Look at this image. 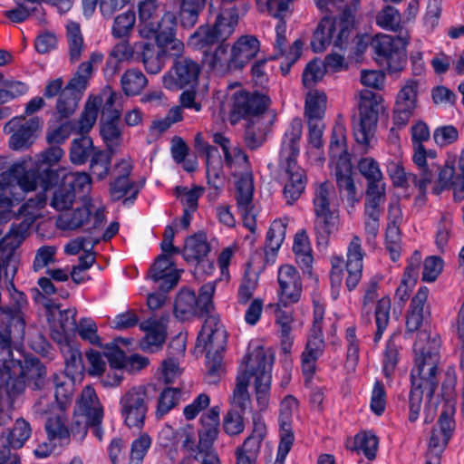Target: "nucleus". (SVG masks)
I'll return each mask as SVG.
<instances>
[{
	"label": "nucleus",
	"instance_id": "28",
	"mask_svg": "<svg viewBox=\"0 0 464 464\" xmlns=\"http://www.w3.org/2000/svg\"><path fill=\"white\" fill-rule=\"evenodd\" d=\"M363 253L361 246V240L353 237L349 244L347 251L346 270L348 273L346 285L353 290L360 282L362 271Z\"/></svg>",
	"mask_w": 464,
	"mask_h": 464
},
{
	"label": "nucleus",
	"instance_id": "39",
	"mask_svg": "<svg viewBox=\"0 0 464 464\" xmlns=\"http://www.w3.org/2000/svg\"><path fill=\"white\" fill-rule=\"evenodd\" d=\"M286 224L275 220L269 227L265 244V256L267 263H273L285 236Z\"/></svg>",
	"mask_w": 464,
	"mask_h": 464
},
{
	"label": "nucleus",
	"instance_id": "15",
	"mask_svg": "<svg viewBox=\"0 0 464 464\" xmlns=\"http://www.w3.org/2000/svg\"><path fill=\"white\" fill-rule=\"evenodd\" d=\"M298 401L291 396H285L279 406V432L280 442L278 445L277 458L284 459L290 451L295 440L292 423L295 412L297 411Z\"/></svg>",
	"mask_w": 464,
	"mask_h": 464
},
{
	"label": "nucleus",
	"instance_id": "45",
	"mask_svg": "<svg viewBox=\"0 0 464 464\" xmlns=\"http://www.w3.org/2000/svg\"><path fill=\"white\" fill-rule=\"evenodd\" d=\"M130 0H82V12L84 16L91 17L97 5L104 17H111L115 12L122 9Z\"/></svg>",
	"mask_w": 464,
	"mask_h": 464
},
{
	"label": "nucleus",
	"instance_id": "23",
	"mask_svg": "<svg viewBox=\"0 0 464 464\" xmlns=\"http://www.w3.org/2000/svg\"><path fill=\"white\" fill-rule=\"evenodd\" d=\"M209 250L207 236L204 233H198L187 238L182 255L188 262H197L195 273H199L205 265L210 269L213 268V263L205 258Z\"/></svg>",
	"mask_w": 464,
	"mask_h": 464
},
{
	"label": "nucleus",
	"instance_id": "24",
	"mask_svg": "<svg viewBox=\"0 0 464 464\" xmlns=\"http://www.w3.org/2000/svg\"><path fill=\"white\" fill-rule=\"evenodd\" d=\"M74 412L87 419L90 424L102 422L103 407L92 386L83 388L80 398L76 401Z\"/></svg>",
	"mask_w": 464,
	"mask_h": 464
},
{
	"label": "nucleus",
	"instance_id": "4",
	"mask_svg": "<svg viewBox=\"0 0 464 464\" xmlns=\"http://www.w3.org/2000/svg\"><path fill=\"white\" fill-rule=\"evenodd\" d=\"M0 379L5 383L6 392L11 397L24 393L26 387L38 391L47 383L45 365L35 357H27L24 361L22 355L0 372Z\"/></svg>",
	"mask_w": 464,
	"mask_h": 464
},
{
	"label": "nucleus",
	"instance_id": "43",
	"mask_svg": "<svg viewBox=\"0 0 464 464\" xmlns=\"http://www.w3.org/2000/svg\"><path fill=\"white\" fill-rule=\"evenodd\" d=\"M136 47H141V61L146 72L159 73L165 63V51L156 50L152 44L145 43H136Z\"/></svg>",
	"mask_w": 464,
	"mask_h": 464
},
{
	"label": "nucleus",
	"instance_id": "6",
	"mask_svg": "<svg viewBox=\"0 0 464 464\" xmlns=\"http://www.w3.org/2000/svg\"><path fill=\"white\" fill-rule=\"evenodd\" d=\"M384 110L383 98L370 91L360 92V112L353 121V135L355 140L367 145L373 138L378 116Z\"/></svg>",
	"mask_w": 464,
	"mask_h": 464
},
{
	"label": "nucleus",
	"instance_id": "55",
	"mask_svg": "<svg viewBox=\"0 0 464 464\" xmlns=\"http://www.w3.org/2000/svg\"><path fill=\"white\" fill-rule=\"evenodd\" d=\"M101 135L110 150L119 147L121 143V129L119 119H102L101 123Z\"/></svg>",
	"mask_w": 464,
	"mask_h": 464
},
{
	"label": "nucleus",
	"instance_id": "3",
	"mask_svg": "<svg viewBox=\"0 0 464 464\" xmlns=\"http://www.w3.org/2000/svg\"><path fill=\"white\" fill-rule=\"evenodd\" d=\"M440 343L433 339L429 347H424L415 359V366L411 372V390L409 395V420L414 422L418 420L423 395L428 400L425 408V422L432 421L436 405H431L433 394L437 389L439 379L438 364L440 362L439 353Z\"/></svg>",
	"mask_w": 464,
	"mask_h": 464
},
{
	"label": "nucleus",
	"instance_id": "60",
	"mask_svg": "<svg viewBox=\"0 0 464 464\" xmlns=\"http://www.w3.org/2000/svg\"><path fill=\"white\" fill-rule=\"evenodd\" d=\"M73 121H64L59 125H50L46 130L45 140L49 145L57 146L65 140L75 131Z\"/></svg>",
	"mask_w": 464,
	"mask_h": 464
},
{
	"label": "nucleus",
	"instance_id": "44",
	"mask_svg": "<svg viewBox=\"0 0 464 464\" xmlns=\"http://www.w3.org/2000/svg\"><path fill=\"white\" fill-rule=\"evenodd\" d=\"M235 198L237 200V209L246 211L253 204V196L255 190L254 179L252 176H236Z\"/></svg>",
	"mask_w": 464,
	"mask_h": 464
},
{
	"label": "nucleus",
	"instance_id": "56",
	"mask_svg": "<svg viewBox=\"0 0 464 464\" xmlns=\"http://www.w3.org/2000/svg\"><path fill=\"white\" fill-rule=\"evenodd\" d=\"M92 140L88 136H82L72 141L70 160L75 165L83 164L93 152Z\"/></svg>",
	"mask_w": 464,
	"mask_h": 464
},
{
	"label": "nucleus",
	"instance_id": "13",
	"mask_svg": "<svg viewBox=\"0 0 464 464\" xmlns=\"http://www.w3.org/2000/svg\"><path fill=\"white\" fill-rule=\"evenodd\" d=\"M82 208H77L70 213L62 214L58 219V227L61 229H76L89 221H92V228L101 227L105 220V207L97 198L83 197L81 200Z\"/></svg>",
	"mask_w": 464,
	"mask_h": 464
},
{
	"label": "nucleus",
	"instance_id": "40",
	"mask_svg": "<svg viewBox=\"0 0 464 464\" xmlns=\"http://www.w3.org/2000/svg\"><path fill=\"white\" fill-rule=\"evenodd\" d=\"M140 328L146 332V335L140 342V347L142 351L154 353L161 347L166 338L165 330L161 325L148 321L142 323Z\"/></svg>",
	"mask_w": 464,
	"mask_h": 464
},
{
	"label": "nucleus",
	"instance_id": "50",
	"mask_svg": "<svg viewBox=\"0 0 464 464\" xmlns=\"http://www.w3.org/2000/svg\"><path fill=\"white\" fill-rule=\"evenodd\" d=\"M101 105V98H90L88 100L79 120L76 122H73L76 127V132L83 134L92 130L96 122L98 110Z\"/></svg>",
	"mask_w": 464,
	"mask_h": 464
},
{
	"label": "nucleus",
	"instance_id": "53",
	"mask_svg": "<svg viewBox=\"0 0 464 464\" xmlns=\"http://www.w3.org/2000/svg\"><path fill=\"white\" fill-rule=\"evenodd\" d=\"M145 75L138 70L126 71L121 78V85L123 92L128 96L139 94L147 85Z\"/></svg>",
	"mask_w": 464,
	"mask_h": 464
},
{
	"label": "nucleus",
	"instance_id": "22",
	"mask_svg": "<svg viewBox=\"0 0 464 464\" xmlns=\"http://www.w3.org/2000/svg\"><path fill=\"white\" fill-rule=\"evenodd\" d=\"M64 154V150L59 146L47 148L35 155L33 170L36 174H59L68 171Z\"/></svg>",
	"mask_w": 464,
	"mask_h": 464
},
{
	"label": "nucleus",
	"instance_id": "34",
	"mask_svg": "<svg viewBox=\"0 0 464 464\" xmlns=\"http://www.w3.org/2000/svg\"><path fill=\"white\" fill-rule=\"evenodd\" d=\"M238 19L239 12L236 5L223 7L211 28L219 40L224 42L234 33Z\"/></svg>",
	"mask_w": 464,
	"mask_h": 464
},
{
	"label": "nucleus",
	"instance_id": "29",
	"mask_svg": "<svg viewBox=\"0 0 464 464\" xmlns=\"http://www.w3.org/2000/svg\"><path fill=\"white\" fill-rule=\"evenodd\" d=\"M232 54V66L237 69L243 68L259 51V42L254 36L240 37L230 49Z\"/></svg>",
	"mask_w": 464,
	"mask_h": 464
},
{
	"label": "nucleus",
	"instance_id": "8",
	"mask_svg": "<svg viewBox=\"0 0 464 464\" xmlns=\"http://www.w3.org/2000/svg\"><path fill=\"white\" fill-rule=\"evenodd\" d=\"M149 388L147 385L133 386L120 399V413L130 430L140 431L144 427L149 410Z\"/></svg>",
	"mask_w": 464,
	"mask_h": 464
},
{
	"label": "nucleus",
	"instance_id": "33",
	"mask_svg": "<svg viewBox=\"0 0 464 464\" xmlns=\"http://www.w3.org/2000/svg\"><path fill=\"white\" fill-rule=\"evenodd\" d=\"M429 290L421 287L412 297L406 316V331L414 333L418 331L424 319V307L428 299Z\"/></svg>",
	"mask_w": 464,
	"mask_h": 464
},
{
	"label": "nucleus",
	"instance_id": "12",
	"mask_svg": "<svg viewBox=\"0 0 464 464\" xmlns=\"http://www.w3.org/2000/svg\"><path fill=\"white\" fill-rule=\"evenodd\" d=\"M351 24L343 18L324 17L316 26L311 40L314 53L324 52L331 44L343 48L351 34Z\"/></svg>",
	"mask_w": 464,
	"mask_h": 464
},
{
	"label": "nucleus",
	"instance_id": "58",
	"mask_svg": "<svg viewBox=\"0 0 464 464\" xmlns=\"http://www.w3.org/2000/svg\"><path fill=\"white\" fill-rule=\"evenodd\" d=\"M63 353L65 361V370L63 373L75 378L81 376L84 370L82 353L78 349L65 344L63 348Z\"/></svg>",
	"mask_w": 464,
	"mask_h": 464
},
{
	"label": "nucleus",
	"instance_id": "48",
	"mask_svg": "<svg viewBox=\"0 0 464 464\" xmlns=\"http://www.w3.org/2000/svg\"><path fill=\"white\" fill-rule=\"evenodd\" d=\"M95 98H101L102 102H104L102 111V119H120L122 109V96L120 93L106 87L102 95Z\"/></svg>",
	"mask_w": 464,
	"mask_h": 464
},
{
	"label": "nucleus",
	"instance_id": "32",
	"mask_svg": "<svg viewBox=\"0 0 464 464\" xmlns=\"http://www.w3.org/2000/svg\"><path fill=\"white\" fill-rule=\"evenodd\" d=\"M365 180L364 209L382 210L386 200V186L382 176H362Z\"/></svg>",
	"mask_w": 464,
	"mask_h": 464
},
{
	"label": "nucleus",
	"instance_id": "54",
	"mask_svg": "<svg viewBox=\"0 0 464 464\" xmlns=\"http://www.w3.org/2000/svg\"><path fill=\"white\" fill-rule=\"evenodd\" d=\"M419 91V80H407L398 92L395 104L416 110Z\"/></svg>",
	"mask_w": 464,
	"mask_h": 464
},
{
	"label": "nucleus",
	"instance_id": "25",
	"mask_svg": "<svg viewBox=\"0 0 464 464\" xmlns=\"http://www.w3.org/2000/svg\"><path fill=\"white\" fill-rule=\"evenodd\" d=\"M154 282H160L159 287L168 292L172 289L179 282V275L170 257L166 255H160L153 263L150 269L149 276Z\"/></svg>",
	"mask_w": 464,
	"mask_h": 464
},
{
	"label": "nucleus",
	"instance_id": "1",
	"mask_svg": "<svg viewBox=\"0 0 464 464\" xmlns=\"http://www.w3.org/2000/svg\"><path fill=\"white\" fill-rule=\"evenodd\" d=\"M58 182L51 201L58 211L69 209L76 197L82 200L92 190L91 176H0V217L7 218L26 193L37 188L44 193Z\"/></svg>",
	"mask_w": 464,
	"mask_h": 464
},
{
	"label": "nucleus",
	"instance_id": "5",
	"mask_svg": "<svg viewBox=\"0 0 464 464\" xmlns=\"http://www.w3.org/2000/svg\"><path fill=\"white\" fill-rule=\"evenodd\" d=\"M227 333L216 315L206 318L198 334L197 346L207 351V381L217 383L224 372L220 352L224 350Z\"/></svg>",
	"mask_w": 464,
	"mask_h": 464
},
{
	"label": "nucleus",
	"instance_id": "47",
	"mask_svg": "<svg viewBox=\"0 0 464 464\" xmlns=\"http://www.w3.org/2000/svg\"><path fill=\"white\" fill-rule=\"evenodd\" d=\"M75 381V377L63 372L53 375L54 396L60 405H66L72 401L74 393Z\"/></svg>",
	"mask_w": 464,
	"mask_h": 464
},
{
	"label": "nucleus",
	"instance_id": "2",
	"mask_svg": "<svg viewBox=\"0 0 464 464\" xmlns=\"http://www.w3.org/2000/svg\"><path fill=\"white\" fill-rule=\"evenodd\" d=\"M273 362V353L261 346L255 347L245 356L239 366L236 387L230 398V409L245 414L251 405L247 387L252 383L259 411H266L270 401Z\"/></svg>",
	"mask_w": 464,
	"mask_h": 464
},
{
	"label": "nucleus",
	"instance_id": "18",
	"mask_svg": "<svg viewBox=\"0 0 464 464\" xmlns=\"http://www.w3.org/2000/svg\"><path fill=\"white\" fill-rule=\"evenodd\" d=\"M200 72L199 65L191 59L178 60L172 68L162 77V83L166 89L177 91L186 85L194 84Z\"/></svg>",
	"mask_w": 464,
	"mask_h": 464
},
{
	"label": "nucleus",
	"instance_id": "35",
	"mask_svg": "<svg viewBox=\"0 0 464 464\" xmlns=\"http://www.w3.org/2000/svg\"><path fill=\"white\" fill-rule=\"evenodd\" d=\"M139 49L141 47H136V43L133 45L125 40L118 43L111 52L105 73L113 76L120 70V63L130 62L135 56V51Z\"/></svg>",
	"mask_w": 464,
	"mask_h": 464
},
{
	"label": "nucleus",
	"instance_id": "19",
	"mask_svg": "<svg viewBox=\"0 0 464 464\" xmlns=\"http://www.w3.org/2000/svg\"><path fill=\"white\" fill-rule=\"evenodd\" d=\"M277 281L279 300L285 305L296 303L302 293V281L298 271L291 265L279 267Z\"/></svg>",
	"mask_w": 464,
	"mask_h": 464
},
{
	"label": "nucleus",
	"instance_id": "9",
	"mask_svg": "<svg viewBox=\"0 0 464 464\" xmlns=\"http://www.w3.org/2000/svg\"><path fill=\"white\" fill-rule=\"evenodd\" d=\"M270 100L265 94L257 92H247L243 90H237L229 94V107L233 117H246L248 123L257 124L260 132L265 130L262 121V114L268 107Z\"/></svg>",
	"mask_w": 464,
	"mask_h": 464
},
{
	"label": "nucleus",
	"instance_id": "11",
	"mask_svg": "<svg viewBox=\"0 0 464 464\" xmlns=\"http://www.w3.org/2000/svg\"><path fill=\"white\" fill-rule=\"evenodd\" d=\"M216 283L209 282L201 286L198 296L189 289L181 290L175 300L174 313L177 318L187 320L194 315H202L213 309V295Z\"/></svg>",
	"mask_w": 464,
	"mask_h": 464
},
{
	"label": "nucleus",
	"instance_id": "46",
	"mask_svg": "<svg viewBox=\"0 0 464 464\" xmlns=\"http://www.w3.org/2000/svg\"><path fill=\"white\" fill-rule=\"evenodd\" d=\"M359 176H337L336 179L339 191L346 198L348 206L351 209L355 208L361 198L359 191L362 186V181L359 179H356Z\"/></svg>",
	"mask_w": 464,
	"mask_h": 464
},
{
	"label": "nucleus",
	"instance_id": "38",
	"mask_svg": "<svg viewBox=\"0 0 464 464\" xmlns=\"http://www.w3.org/2000/svg\"><path fill=\"white\" fill-rule=\"evenodd\" d=\"M194 146L199 154L204 155L208 174H218L223 171V161L218 150L207 143L201 133H197Z\"/></svg>",
	"mask_w": 464,
	"mask_h": 464
},
{
	"label": "nucleus",
	"instance_id": "14",
	"mask_svg": "<svg viewBox=\"0 0 464 464\" xmlns=\"http://www.w3.org/2000/svg\"><path fill=\"white\" fill-rule=\"evenodd\" d=\"M25 322L23 316H11L9 324L0 325V372L18 357L14 353V343L24 339Z\"/></svg>",
	"mask_w": 464,
	"mask_h": 464
},
{
	"label": "nucleus",
	"instance_id": "20",
	"mask_svg": "<svg viewBox=\"0 0 464 464\" xmlns=\"http://www.w3.org/2000/svg\"><path fill=\"white\" fill-rule=\"evenodd\" d=\"M139 35L144 39L153 38L161 29L162 17L159 19V4L157 0H139L137 5Z\"/></svg>",
	"mask_w": 464,
	"mask_h": 464
},
{
	"label": "nucleus",
	"instance_id": "10",
	"mask_svg": "<svg viewBox=\"0 0 464 464\" xmlns=\"http://www.w3.org/2000/svg\"><path fill=\"white\" fill-rule=\"evenodd\" d=\"M44 127L40 117L17 116L5 123L4 130L9 135L8 146L14 151L29 150L39 138Z\"/></svg>",
	"mask_w": 464,
	"mask_h": 464
},
{
	"label": "nucleus",
	"instance_id": "49",
	"mask_svg": "<svg viewBox=\"0 0 464 464\" xmlns=\"http://www.w3.org/2000/svg\"><path fill=\"white\" fill-rule=\"evenodd\" d=\"M327 99L324 92L311 90L305 97V116L308 120H322L326 110Z\"/></svg>",
	"mask_w": 464,
	"mask_h": 464
},
{
	"label": "nucleus",
	"instance_id": "59",
	"mask_svg": "<svg viewBox=\"0 0 464 464\" xmlns=\"http://www.w3.org/2000/svg\"><path fill=\"white\" fill-rule=\"evenodd\" d=\"M80 100L79 94L63 89L59 94L55 105L60 118L67 119L72 116L75 112Z\"/></svg>",
	"mask_w": 464,
	"mask_h": 464
},
{
	"label": "nucleus",
	"instance_id": "63",
	"mask_svg": "<svg viewBox=\"0 0 464 464\" xmlns=\"http://www.w3.org/2000/svg\"><path fill=\"white\" fill-rule=\"evenodd\" d=\"M204 192V188L194 186L191 188L188 187L177 186L174 189V195L180 200L184 208L197 210L198 206V198Z\"/></svg>",
	"mask_w": 464,
	"mask_h": 464
},
{
	"label": "nucleus",
	"instance_id": "62",
	"mask_svg": "<svg viewBox=\"0 0 464 464\" xmlns=\"http://www.w3.org/2000/svg\"><path fill=\"white\" fill-rule=\"evenodd\" d=\"M225 164L230 171L239 174H252L248 158L242 150L234 148L225 157Z\"/></svg>",
	"mask_w": 464,
	"mask_h": 464
},
{
	"label": "nucleus",
	"instance_id": "41",
	"mask_svg": "<svg viewBox=\"0 0 464 464\" xmlns=\"http://www.w3.org/2000/svg\"><path fill=\"white\" fill-rule=\"evenodd\" d=\"M32 429L28 421L24 419H17L12 429L3 432L1 441L12 449H21L30 438Z\"/></svg>",
	"mask_w": 464,
	"mask_h": 464
},
{
	"label": "nucleus",
	"instance_id": "57",
	"mask_svg": "<svg viewBox=\"0 0 464 464\" xmlns=\"http://www.w3.org/2000/svg\"><path fill=\"white\" fill-rule=\"evenodd\" d=\"M136 24L134 11L127 10L114 17L111 34L115 38H127L131 34Z\"/></svg>",
	"mask_w": 464,
	"mask_h": 464
},
{
	"label": "nucleus",
	"instance_id": "30",
	"mask_svg": "<svg viewBox=\"0 0 464 464\" xmlns=\"http://www.w3.org/2000/svg\"><path fill=\"white\" fill-rule=\"evenodd\" d=\"M314 230L319 244L326 245L332 234L338 230L339 212L337 209L314 211Z\"/></svg>",
	"mask_w": 464,
	"mask_h": 464
},
{
	"label": "nucleus",
	"instance_id": "21",
	"mask_svg": "<svg viewBox=\"0 0 464 464\" xmlns=\"http://www.w3.org/2000/svg\"><path fill=\"white\" fill-rule=\"evenodd\" d=\"M252 433L236 450V464H256L261 443L266 435V425L259 418H253Z\"/></svg>",
	"mask_w": 464,
	"mask_h": 464
},
{
	"label": "nucleus",
	"instance_id": "61",
	"mask_svg": "<svg viewBox=\"0 0 464 464\" xmlns=\"http://www.w3.org/2000/svg\"><path fill=\"white\" fill-rule=\"evenodd\" d=\"M306 176H287L284 181V197L288 205H293L304 191Z\"/></svg>",
	"mask_w": 464,
	"mask_h": 464
},
{
	"label": "nucleus",
	"instance_id": "51",
	"mask_svg": "<svg viewBox=\"0 0 464 464\" xmlns=\"http://www.w3.org/2000/svg\"><path fill=\"white\" fill-rule=\"evenodd\" d=\"M293 251L297 264L303 269H309L313 263L312 250L304 231L297 233L294 238Z\"/></svg>",
	"mask_w": 464,
	"mask_h": 464
},
{
	"label": "nucleus",
	"instance_id": "31",
	"mask_svg": "<svg viewBox=\"0 0 464 464\" xmlns=\"http://www.w3.org/2000/svg\"><path fill=\"white\" fill-rule=\"evenodd\" d=\"M144 181L136 182L130 179V176H116L109 182V196L111 201L115 202L124 198V202L136 198L140 188Z\"/></svg>",
	"mask_w": 464,
	"mask_h": 464
},
{
	"label": "nucleus",
	"instance_id": "26",
	"mask_svg": "<svg viewBox=\"0 0 464 464\" xmlns=\"http://www.w3.org/2000/svg\"><path fill=\"white\" fill-rule=\"evenodd\" d=\"M454 409L447 407L440 415L437 427L432 430L429 449L434 451H443L448 445L455 428L453 420Z\"/></svg>",
	"mask_w": 464,
	"mask_h": 464
},
{
	"label": "nucleus",
	"instance_id": "16",
	"mask_svg": "<svg viewBox=\"0 0 464 464\" xmlns=\"http://www.w3.org/2000/svg\"><path fill=\"white\" fill-rule=\"evenodd\" d=\"M330 167L334 174H351L352 164L348 153L346 130L342 123H336L330 140Z\"/></svg>",
	"mask_w": 464,
	"mask_h": 464
},
{
	"label": "nucleus",
	"instance_id": "17",
	"mask_svg": "<svg viewBox=\"0 0 464 464\" xmlns=\"http://www.w3.org/2000/svg\"><path fill=\"white\" fill-rule=\"evenodd\" d=\"M302 135V123L300 121H294L288 130L285 132L280 151L279 170L286 174H298L299 167L296 158L299 153L298 141Z\"/></svg>",
	"mask_w": 464,
	"mask_h": 464
},
{
	"label": "nucleus",
	"instance_id": "42",
	"mask_svg": "<svg viewBox=\"0 0 464 464\" xmlns=\"http://www.w3.org/2000/svg\"><path fill=\"white\" fill-rule=\"evenodd\" d=\"M204 63L218 73H225L230 70H236L232 66L231 51L228 50L226 44H220L214 52L206 53Z\"/></svg>",
	"mask_w": 464,
	"mask_h": 464
},
{
	"label": "nucleus",
	"instance_id": "36",
	"mask_svg": "<svg viewBox=\"0 0 464 464\" xmlns=\"http://www.w3.org/2000/svg\"><path fill=\"white\" fill-rule=\"evenodd\" d=\"M201 429L198 430V438L203 449L213 448V443L218 438L219 412L216 408H212L204 413L200 419Z\"/></svg>",
	"mask_w": 464,
	"mask_h": 464
},
{
	"label": "nucleus",
	"instance_id": "64",
	"mask_svg": "<svg viewBox=\"0 0 464 464\" xmlns=\"http://www.w3.org/2000/svg\"><path fill=\"white\" fill-rule=\"evenodd\" d=\"M326 69L323 61L314 59L309 62L304 69L302 81L305 88H312L321 82L325 74Z\"/></svg>",
	"mask_w": 464,
	"mask_h": 464
},
{
	"label": "nucleus",
	"instance_id": "27",
	"mask_svg": "<svg viewBox=\"0 0 464 464\" xmlns=\"http://www.w3.org/2000/svg\"><path fill=\"white\" fill-rule=\"evenodd\" d=\"M162 25L154 38L158 46L163 51H172L174 55H179L184 49L183 43L175 37L176 16L172 13H166L162 16Z\"/></svg>",
	"mask_w": 464,
	"mask_h": 464
},
{
	"label": "nucleus",
	"instance_id": "37",
	"mask_svg": "<svg viewBox=\"0 0 464 464\" xmlns=\"http://www.w3.org/2000/svg\"><path fill=\"white\" fill-rule=\"evenodd\" d=\"M179 438L181 449L188 454L179 464H194L203 450L198 433L197 434L194 428L188 425L181 429Z\"/></svg>",
	"mask_w": 464,
	"mask_h": 464
},
{
	"label": "nucleus",
	"instance_id": "7",
	"mask_svg": "<svg viewBox=\"0 0 464 464\" xmlns=\"http://www.w3.org/2000/svg\"><path fill=\"white\" fill-rule=\"evenodd\" d=\"M407 44L406 38L383 34L375 35L371 41L375 61L391 74L400 72L405 67Z\"/></svg>",
	"mask_w": 464,
	"mask_h": 464
},
{
	"label": "nucleus",
	"instance_id": "52",
	"mask_svg": "<svg viewBox=\"0 0 464 464\" xmlns=\"http://www.w3.org/2000/svg\"><path fill=\"white\" fill-rule=\"evenodd\" d=\"M351 450L362 452L369 460L376 457L378 450V438L371 432H362L357 434L352 446H348Z\"/></svg>",
	"mask_w": 464,
	"mask_h": 464
}]
</instances>
